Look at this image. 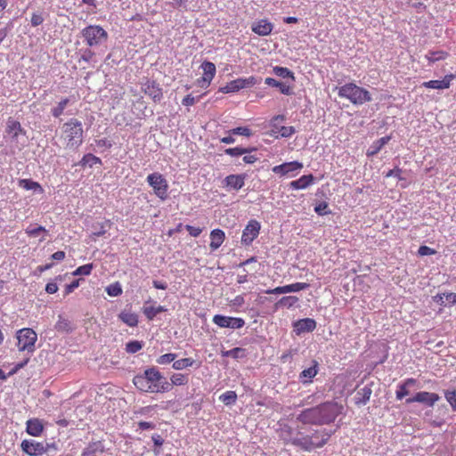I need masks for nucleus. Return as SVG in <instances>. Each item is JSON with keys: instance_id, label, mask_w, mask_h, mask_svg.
Here are the masks:
<instances>
[{"instance_id": "7", "label": "nucleus", "mask_w": 456, "mask_h": 456, "mask_svg": "<svg viewBox=\"0 0 456 456\" xmlns=\"http://www.w3.org/2000/svg\"><path fill=\"white\" fill-rule=\"evenodd\" d=\"M17 346L19 351H27L32 354L36 350L37 334L30 328H23L17 331Z\"/></svg>"}, {"instance_id": "15", "label": "nucleus", "mask_w": 456, "mask_h": 456, "mask_svg": "<svg viewBox=\"0 0 456 456\" xmlns=\"http://www.w3.org/2000/svg\"><path fill=\"white\" fill-rule=\"evenodd\" d=\"M439 400H440V396L438 394L421 391V392L416 393L413 397L408 398L406 400V403H425L426 405H428L429 407H432Z\"/></svg>"}, {"instance_id": "35", "label": "nucleus", "mask_w": 456, "mask_h": 456, "mask_svg": "<svg viewBox=\"0 0 456 456\" xmlns=\"http://www.w3.org/2000/svg\"><path fill=\"white\" fill-rule=\"evenodd\" d=\"M449 56V53L445 51H429L425 58L428 61L429 63H434L438 61L445 60Z\"/></svg>"}, {"instance_id": "21", "label": "nucleus", "mask_w": 456, "mask_h": 456, "mask_svg": "<svg viewBox=\"0 0 456 456\" xmlns=\"http://www.w3.org/2000/svg\"><path fill=\"white\" fill-rule=\"evenodd\" d=\"M294 328L297 334L310 332L316 328V322L311 318L301 319L294 323Z\"/></svg>"}, {"instance_id": "12", "label": "nucleus", "mask_w": 456, "mask_h": 456, "mask_svg": "<svg viewBox=\"0 0 456 456\" xmlns=\"http://www.w3.org/2000/svg\"><path fill=\"white\" fill-rule=\"evenodd\" d=\"M213 322L220 328L241 329L245 325V321L240 317L224 316L216 314L213 317Z\"/></svg>"}, {"instance_id": "50", "label": "nucleus", "mask_w": 456, "mask_h": 456, "mask_svg": "<svg viewBox=\"0 0 456 456\" xmlns=\"http://www.w3.org/2000/svg\"><path fill=\"white\" fill-rule=\"evenodd\" d=\"M55 329L58 331H69L70 330V323L68 320L63 319L60 316L59 321L55 324Z\"/></svg>"}, {"instance_id": "33", "label": "nucleus", "mask_w": 456, "mask_h": 456, "mask_svg": "<svg viewBox=\"0 0 456 456\" xmlns=\"http://www.w3.org/2000/svg\"><path fill=\"white\" fill-rule=\"evenodd\" d=\"M201 69L204 79L212 81L216 72V65L211 61H205L201 64Z\"/></svg>"}, {"instance_id": "53", "label": "nucleus", "mask_w": 456, "mask_h": 456, "mask_svg": "<svg viewBox=\"0 0 456 456\" xmlns=\"http://www.w3.org/2000/svg\"><path fill=\"white\" fill-rule=\"evenodd\" d=\"M186 231L189 232V234L192 237H199L200 234L202 232V229L200 227H195L190 224L185 225Z\"/></svg>"}, {"instance_id": "3", "label": "nucleus", "mask_w": 456, "mask_h": 456, "mask_svg": "<svg viewBox=\"0 0 456 456\" xmlns=\"http://www.w3.org/2000/svg\"><path fill=\"white\" fill-rule=\"evenodd\" d=\"M83 125L77 118H72L65 122L58 134L64 149L76 150L83 142Z\"/></svg>"}, {"instance_id": "13", "label": "nucleus", "mask_w": 456, "mask_h": 456, "mask_svg": "<svg viewBox=\"0 0 456 456\" xmlns=\"http://www.w3.org/2000/svg\"><path fill=\"white\" fill-rule=\"evenodd\" d=\"M142 91L151 98L154 102H159L163 98L162 88L155 80L146 79L142 84Z\"/></svg>"}, {"instance_id": "10", "label": "nucleus", "mask_w": 456, "mask_h": 456, "mask_svg": "<svg viewBox=\"0 0 456 456\" xmlns=\"http://www.w3.org/2000/svg\"><path fill=\"white\" fill-rule=\"evenodd\" d=\"M260 230V222L256 219L249 220L242 231L241 243L245 246L251 245L254 240L259 235Z\"/></svg>"}, {"instance_id": "48", "label": "nucleus", "mask_w": 456, "mask_h": 456, "mask_svg": "<svg viewBox=\"0 0 456 456\" xmlns=\"http://www.w3.org/2000/svg\"><path fill=\"white\" fill-rule=\"evenodd\" d=\"M248 151L249 150L241 147L228 148L224 151L225 154L232 157L241 156Z\"/></svg>"}, {"instance_id": "31", "label": "nucleus", "mask_w": 456, "mask_h": 456, "mask_svg": "<svg viewBox=\"0 0 456 456\" xmlns=\"http://www.w3.org/2000/svg\"><path fill=\"white\" fill-rule=\"evenodd\" d=\"M6 132L11 134L13 139H16L19 134L24 131L19 121L10 118L7 122Z\"/></svg>"}, {"instance_id": "46", "label": "nucleus", "mask_w": 456, "mask_h": 456, "mask_svg": "<svg viewBox=\"0 0 456 456\" xmlns=\"http://www.w3.org/2000/svg\"><path fill=\"white\" fill-rule=\"evenodd\" d=\"M176 356L177 355L173 353L165 354L160 355L156 362L157 363L161 365L168 364L170 362H174L175 360L176 359Z\"/></svg>"}, {"instance_id": "16", "label": "nucleus", "mask_w": 456, "mask_h": 456, "mask_svg": "<svg viewBox=\"0 0 456 456\" xmlns=\"http://www.w3.org/2000/svg\"><path fill=\"white\" fill-rule=\"evenodd\" d=\"M309 288V284L305 282H296L285 286L276 287L274 289H267L266 294H285L291 292H297Z\"/></svg>"}, {"instance_id": "51", "label": "nucleus", "mask_w": 456, "mask_h": 456, "mask_svg": "<svg viewBox=\"0 0 456 456\" xmlns=\"http://www.w3.org/2000/svg\"><path fill=\"white\" fill-rule=\"evenodd\" d=\"M82 162L84 164H86L88 163L90 167L94 166V165H96V164H101L102 163V160L100 158L91 154V153H88V154H86L83 159H82Z\"/></svg>"}, {"instance_id": "45", "label": "nucleus", "mask_w": 456, "mask_h": 456, "mask_svg": "<svg viewBox=\"0 0 456 456\" xmlns=\"http://www.w3.org/2000/svg\"><path fill=\"white\" fill-rule=\"evenodd\" d=\"M444 397L451 405L452 411H456V389L444 391Z\"/></svg>"}, {"instance_id": "37", "label": "nucleus", "mask_w": 456, "mask_h": 456, "mask_svg": "<svg viewBox=\"0 0 456 456\" xmlns=\"http://www.w3.org/2000/svg\"><path fill=\"white\" fill-rule=\"evenodd\" d=\"M19 185L21 188L28 190V191L34 190V191H38L41 193L44 191V189L37 182L32 181L30 179H20L19 181Z\"/></svg>"}, {"instance_id": "18", "label": "nucleus", "mask_w": 456, "mask_h": 456, "mask_svg": "<svg viewBox=\"0 0 456 456\" xmlns=\"http://www.w3.org/2000/svg\"><path fill=\"white\" fill-rule=\"evenodd\" d=\"M251 29L256 35L265 37L272 33L273 29V24L267 19H262L255 21L251 26Z\"/></svg>"}, {"instance_id": "36", "label": "nucleus", "mask_w": 456, "mask_h": 456, "mask_svg": "<svg viewBox=\"0 0 456 456\" xmlns=\"http://www.w3.org/2000/svg\"><path fill=\"white\" fill-rule=\"evenodd\" d=\"M25 232L28 237H37L41 233L47 235L48 231L42 225L38 224H30L25 229Z\"/></svg>"}, {"instance_id": "56", "label": "nucleus", "mask_w": 456, "mask_h": 456, "mask_svg": "<svg viewBox=\"0 0 456 456\" xmlns=\"http://www.w3.org/2000/svg\"><path fill=\"white\" fill-rule=\"evenodd\" d=\"M277 87L280 89V92L285 95H290L293 93L291 87L283 82H280Z\"/></svg>"}, {"instance_id": "14", "label": "nucleus", "mask_w": 456, "mask_h": 456, "mask_svg": "<svg viewBox=\"0 0 456 456\" xmlns=\"http://www.w3.org/2000/svg\"><path fill=\"white\" fill-rule=\"evenodd\" d=\"M303 168V164L298 161L285 162L283 164L274 166L272 170L274 174L280 175L281 176L291 175L294 176Z\"/></svg>"}, {"instance_id": "8", "label": "nucleus", "mask_w": 456, "mask_h": 456, "mask_svg": "<svg viewBox=\"0 0 456 456\" xmlns=\"http://www.w3.org/2000/svg\"><path fill=\"white\" fill-rule=\"evenodd\" d=\"M81 34L89 46H96L108 39L107 31L99 25H89L82 29Z\"/></svg>"}, {"instance_id": "54", "label": "nucleus", "mask_w": 456, "mask_h": 456, "mask_svg": "<svg viewBox=\"0 0 456 456\" xmlns=\"http://www.w3.org/2000/svg\"><path fill=\"white\" fill-rule=\"evenodd\" d=\"M80 280H75L71 283L67 284L64 289V295L67 296L74 291L79 286Z\"/></svg>"}, {"instance_id": "40", "label": "nucleus", "mask_w": 456, "mask_h": 456, "mask_svg": "<svg viewBox=\"0 0 456 456\" xmlns=\"http://www.w3.org/2000/svg\"><path fill=\"white\" fill-rule=\"evenodd\" d=\"M219 400L225 405H232L237 400V394L234 391H226L219 396Z\"/></svg>"}, {"instance_id": "41", "label": "nucleus", "mask_w": 456, "mask_h": 456, "mask_svg": "<svg viewBox=\"0 0 456 456\" xmlns=\"http://www.w3.org/2000/svg\"><path fill=\"white\" fill-rule=\"evenodd\" d=\"M107 294L110 297H118L120 296L123 292L122 286L118 281H115L105 289Z\"/></svg>"}, {"instance_id": "58", "label": "nucleus", "mask_w": 456, "mask_h": 456, "mask_svg": "<svg viewBox=\"0 0 456 456\" xmlns=\"http://www.w3.org/2000/svg\"><path fill=\"white\" fill-rule=\"evenodd\" d=\"M29 358L25 359L23 362L17 363L14 368L7 374L8 377L12 376L16 372H18L19 370L22 369L24 366L27 365L28 362Z\"/></svg>"}, {"instance_id": "34", "label": "nucleus", "mask_w": 456, "mask_h": 456, "mask_svg": "<svg viewBox=\"0 0 456 456\" xmlns=\"http://www.w3.org/2000/svg\"><path fill=\"white\" fill-rule=\"evenodd\" d=\"M167 309L165 308V306H162V305H159V306L144 305L142 308V313L149 321H152L156 317L157 314L163 313Z\"/></svg>"}, {"instance_id": "60", "label": "nucleus", "mask_w": 456, "mask_h": 456, "mask_svg": "<svg viewBox=\"0 0 456 456\" xmlns=\"http://www.w3.org/2000/svg\"><path fill=\"white\" fill-rule=\"evenodd\" d=\"M108 225L110 226V220H106L104 223H102L100 226V229L97 231V232H93V235L94 236H96V237H100V236H102L106 233V229H105V225Z\"/></svg>"}, {"instance_id": "11", "label": "nucleus", "mask_w": 456, "mask_h": 456, "mask_svg": "<svg viewBox=\"0 0 456 456\" xmlns=\"http://www.w3.org/2000/svg\"><path fill=\"white\" fill-rule=\"evenodd\" d=\"M257 83L256 78L253 76H250L246 78H237L230 81L226 84L225 86L220 88V91L224 94L235 93L240 91V89L251 87Z\"/></svg>"}, {"instance_id": "61", "label": "nucleus", "mask_w": 456, "mask_h": 456, "mask_svg": "<svg viewBox=\"0 0 456 456\" xmlns=\"http://www.w3.org/2000/svg\"><path fill=\"white\" fill-rule=\"evenodd\" d=\"M295 133L293 126H282L281 129V134L283 137H289Z\"/></svg>"}, {"instance_id": "42", "label": "nucleus", "mask_w": 456, "mask_h": 456, "mask_svg": "<svg viewBox=\"0 0 456 456\" xmlns=\"http://www.w3.org/2000/svg\"><path fill=\"white\" fill-rule=\"evenodd\" d=\"M143 346V342L139 340H132L126 344V351L128 354H135Z\"/></svg>"}, {"instance_id": "27", "label": "nucleus", "mask_w": 456, "mask_h": 456, "mask_svg": "<svg viewBox=\"0 0 456 456\" xmlns=\"http://www.w3.org/2000/svg\"><path fill=\"white\" fill-rule=\"evenodd\" d=\"M118 319L126 324L129 327H136L138 325L139 320L138 315L135 313H133L129 310H123L118 314Z\"/></svg>"}, {"instance_id": "64", "label": "nucleus", "mask_w": 456, "mask_h": 456, "mask_svg": "<svg viewBox=\"0 0 456 456\" xmlns=\"http://www.w3.org/2000/svg\"><path fill=\"white\" fill-rule=\"evenodd\" d=\"M196 102V100L194 97H192L191 94L186 95L183 100L182 103L185 106H191L194 105Z\"/></svg>"}, {"instance_id": "20", "label": "nucleus", "mask_w": 456, "mask_h": 456, "mask_svg": "<svg viewBox=\"0 0 456 456\" xmlns=\"http://www.w3.org/2000/svg\"><path fill=\"white\" fill-rule=\"evenodd\" d=\"M224 186L238 191L244 186L245 175H229L224 180Z\"/></svg>"}, {"instance_id": "4", "label": "nucleus", "mask_w": 456, "mask_h": 456, "mask_svg": "<svg viewBox=\"0 0 456 456\" xmlns=\"http://www.w3.org/2000/svg\"><path fill=\"white\" fill-rule=\"evenodd\" d=\"M338 94L340 98L347 99L354 105H362L371 101L370 92L354 83H347L340 86Z\"/></svg>"}, {"instance_id": "1", "label": "nucleus", "mask_w": 456, "mask_h": 456, "mask_svg": "<svg viewBox=\"0 0 456 456\" xmlns=\"http://www.w3.org/2000/svg\"><path fill=\"white\" fill-rule=\"evenodd\" d=\"M343 404L336 401H327L315 407L302 411L297 419L308 425H329L343 413Z\"/></svg>"}, {"instance_id": "19", "label": "nucleus", "mask_w": 456, "mask_h": 456, "mask_svg": "<svg viewBox=\"0 0 456 456\" xmlns=\"http://www.w3.org/2000/svg\"><path fill=\"white\" fill-rule=\"evenodd\" d=\"M44 431L43 421L37 418H32L26 422V432L31 436H40Z\"/></svg>"}, {"instance_id": "55", "label": "nucleus", "mask_w": 456, "mask_h": 456, "mask_svg": "<svg viewBox=\"0 0 456 456\" xmlns=\"http://www.w3.org/2000/svg\"><path fill=\"white\" fill-rule=\"evenodd\" d=\"M30 21L32 26L37 27L43 23L44 18L40 13H33Z\"/></svg>"}, {"instance_id": "52", "label": "nucleus", "mask_w": 456, "mask_h": 456, "mask_svg": "<svg viewBox=\"0 0 456 456\" xmlns=\"http://www.w3.org/2000/svg\"><path fill=\"white\" fill-rule=\"evenodd\" d=\"M436 251L428 246H420L418 249V254L421 256L435 255Z\"/></svg>"}, {"instance_id": "22", "label": "nucleus", "mask_w": 456, "mask_h": 456, "mask_svg": "<svg viewBox=\"0 0 456 456\" xmlns=\"http://www.w3.org/2000/svg\"><path fill=\"white\" fill-rule=\"evenodd\" d=\"M225 240V233L221 229H214L210 232L209 248L211 251L218 249Z\"/></svg>"}, {"instance_id": "44", "label": "nucleus", "mask_w": 456, "mask_h": 456, "mask_svg": "<svg viewBox=\"0 0 456 456\" xmlns=\"http://www.w3.org/2000/svg\"><path fill=\"white\" fill-rule=\"evenodd\" d=\"M273 71L278 77H281L283 78L291 77L292 79H294L293 72L290 71L288 68L275 66L273 68Z\"/></svg>"}, {"instance_id": "28", "label": "nucleus", "mask_w": 456, "mask_h": 456, "mask_svg": "<svg viewBox=\"0 0 456 456\" xmlns=\"http://www.w3.org/2000/svg\"><path fill=\"white\" fill-rule=\"evenodd\" d=\"M417 380L412 378H409L403 381V383L398 385L397 390L395 392L396 399L402 400L403 397L410 394L409 387L415 386Z\"/></svg>"}, {"instance_id": "9", "label": "nucleus", "mask_w": 456, "mask_h": 456, "mask_svg": "<svg viewBox=\"0 0 456 456\" xmlns=\"http://www.w3.org/2000/svg\"><path fill=\"white\" fill-rule=\"evenodd\" d=\"M146 181L152 188L154 194L161 200H166L168 198V183L163 175L159 173L150 174Z\"/></svg>"}, {"instance_id": "30", "label": "nucleus", "mask_w": 456, "mask_h": 456, "mask_svg": "<svg viewBox=\"0 0 456 456\" xmlns=\"http://www.w3.org/2000/svg\"><path fill=\"white\" fill-rule=\"evenodd\" d=\"M390 140L391 136L387 135L375 141L367 151V156L376 155Z\"/></svg>"}, {"instance_id": "23", "label": "nucleus", "mask_w": 456, "mask_h": 456, "mask_svg": "<svg viewBox=\"0 0 456 456\" xmlns=\"http://www.w3.org/2000/svg\"><path fill=\"white\" fill-rule=\"evenodd\" d=\"M105 452L104 445L102 441L90 442L82 451L81 456H97V453Z\"/></svg>"}, {"instance_id": "63", "label": "nucleus", "mask_w": 456, "mask_h": 456, "mask_svg": "<svg viewBox=\"0 0 456 456\" xmlns=\"http://www.w3.org/2000/svg\"><path fill=\"white\" fill-rule=\"evenodd\" d=\"M45 291L48 294H54L58 291V286L54 282H48L45 286Z\"/></svg>"}, {"instance_id": "49", "label": "nucleus", "mask_w": 456, "mask_h": 456, "mask_svg": "<svg viewBox=\"0 0 456 456\" xmlns=\"http://www.w3.org/2000/svg\"><path fill=\"white\" fill-rule=\"evenodd\" d=\"M228 133L230 134H238V135H243L246 137H249L252 135L251 130L246 126H239V127L231 129Z\"/></svg>"}, {"instance_id": "47", "label": "nucleus", "mask_w": 456, "mask_h": 456, "mask_svg": "<svg viewBox=\"0 0 456 456\" xmlns=\"http://www.w3.org/2000/svg\"><path fill=\"white\" fill-rule=\"evenodd\" d=\"M93 268H94L93 264H86V265H81V266L77 267L72 273V274L75 275V276H77V275H89L92 273Z\"/></svg>"}, {"instance_id": "62", "label": "nucleus", "mask_w": 456, "mask_h": 456, "mask_svg": "<svg viewBox=\"0 0 456 456\" xmlns=\"http://www.w3.org/2000/svg\"><path fill=\"white\" fill-rule=\"evenodd\" d=\"M138 427L141 430H148V429H154L156 426L153 422L140 421V422H138Z\"/></svg>"}, {"instance_id": "24", "label": "nucleus", "mask_w": 456, "mask_h": 456, "mask_svg": "<svg viewBox=\"0 0 456 456\" xmlns=\"http://www.w3.org/2000/svg\"><path fill=\"white\" fill-rule=\"evenodd\" d=\"M314 177L312 174L302 175L297 180L289 183V187L293 190H303L314 183Z\"/></svg>"}, {"instance_id": "2", "label": "nucleus", "mask_w": 456, "mask_h": 456, "mask_svg": "<svg viewBox=\"0 0 456 456\" xmlns=\"http://www.w3.org/2000/svg\"><path fill=\"white\" fill-rule=\"evenodd\" d=\"M133 383L144 393H164L171 390V385L155 367L149 368L142 374L134 376Z\"/></svg>"}, {"instance_id": "59", "label": "nucleus", "mask_w": 456, "mask_h": 456, "mask_svg": "<svg viewBox=\"0 0 456 456\" xmlns=\"http://www.w3.org/2000/svg\"><path fill=\"white\" fill-rule=\"evenodd\" d=\"M328 208V204L325 202V201H322L321 203H319L315 208H314V211L320 215V216H323L325 214H327L328 212L325 211V209Z\"/></svg>"}, {"instance_id": "43", "label": "nucleus", "mask_w": 456, "mask_h": 456, "mask_svg": "<svg viewBox=\"0 0 456 456\" xmlns=\"http://www.w3.org/2000/svg\"><path fill=\"white\" fill-rule=\"evenodd\" d=\"M222 355L224 357L239 359L244 356V349L240 347H234L231 350L222 351Z\"/></svg>"}, {"instance_id": "5", "label": "nucleus", "mask_w": 456, "mask_h": 456, "mask_svg": "<svg viewBox=\"0 0 456 456\" xmlns=\"http://www.w3.org/2000/svg\"><path fill=\"white\" fill-rule=\"evenodd\" d=\"M330 436V434L315 431L311 436H303L292 439L291 444L300 447L304 451L310 452L314 449L322 447L327 443Z\"/></svg>"}, {"instance_id": "25", "label": "nucleus", "mask_w": 456, "mask_h": 456, "mask_svg": "<svg viewBox=\"0 0 456 456\" xmlns=\"http://www.w3.org/2000/svg\"><path fill=\"white\" fill-rule=\"evenodd\" d=\"M318 373V362L317 361H313V365L299 374V379L303 384L311 383L313 381V379L317 375Z\"/></svg>"}, {"instance_id": "17", "label": "nucleus", "mask_w": 456, "mask_h": 456, "mask_svg": "<svg viewBox=\"0 0 456 456\" xmlns=\"http://www.w3.org/2000/svg\"><path fill=\"white\" fill-rule=\"evenodd\" d=\"M455 77V75L448 74L445 75L442 80H430L428 82H423L422 86L438 90L448 89L452 84V81Z\"/></svg>"}, {"instance_id": "32", "label": "nucleus", "mask_w": 456, "mask_h": 456, "mask_svg": "<svg viewBox=\"0 0 456 456\" xmlns=\"http://www.w3.org/2000/svg\"><path fill=\"white\" fill-rule=\"evenodd\" d=\"M189 383V374L176 372L173 373L170 377V382L171 387L173 386L175 387H181V386H186Z\"/></svg>"}, {"instance_id": "6", "label": "nucleus", "mask_w": 456, "mask_h": 456, "mask_svg": "<svg viewBox=\"0 0 456 456\" xmlns=\"http://www.w3.org/2000/svg\"><path fill=\"white\" fill-rule=\"evenodd\" d=\"M21 451L28 456H42L50 450L57 451L55 443L44 444L35 440L25 439L20 444Z\"/></svg>"}, {"instance_id": "57", "label": "nucleus", "mask_w": 456, "mask_h": 456, "mask_svg": "<svg viewBox=\"0 0 456 456\" xmlns=\"http://www.w3.org/2000/svg\"><path fill=\"white\" fill-rule=\"evenodd\" d=\"M29 358L25 359L23 362L17 363L14 368L7 374L8 377L12 376L16 372H18L19 370L22 369L24 366L27 365L28 362Z\"/></svg>"}, {"instance_id": "38", "label": "nucleus", "mask_w": 456, "mask_h": 456, "mask_svg": "<svg viewBox=\"0 0 456 456\" xmlns=\"http://www.w3.org/2000/svg\"><path fill=\"white\" fill-rule=\"evenodd\" d=\"M298 302V297L296 296H285L282 297L276 304L275 306L278 308L279 306H285L287 308L293 307Z\"/></svg>"}, {"instance_id": "26", "label": "nucleus", "mask_w": 456, "mask_h": 456, "mask_svg": "<svg viewBox=\"0 0 456 456\" xmlns=\"http://www.w3.org/2000/svg\"><path fill=\"white\" fill-rule=\"evenodd\" d=\"M200 366V362L195 361L194 359L189 358H182L179 360H175L173 362L172 368L175 370H182L190 367H195L198 369Z\"/></svg>"}, {"instance_id": "39", "label": "nucleus", "mask_w": 456, "mask_h": 456, "mask_svg": "<svg viewBox=\"0 0 456 456\" xmlns=\"http://www.w3.org/2000/svg\"><path fill=\"white\" fill-rule=\"evenodd\" d=\"M69 98H63L61 102H58L57 106H55L54 108L52 109V111H51L52 115L54 118L61 117L63 114L64 110L67 107V105L69 104Z\"/></svg>"}, {"instance_id": "29", "label": "nucleus", "mask_w": 456, "mask_h": 456, "mask_svg": "<svg viewBox=\"0 0 456 456\" xmlns=\"http://www.w3.org/2000/svg\"><path fill=\"white\" fill-rule=\"evenodd\" d=\"M372 394V390L369 386H365L357 391L355 395V403L357 405L366 404Z\"/></svg>"}]
</instances>
